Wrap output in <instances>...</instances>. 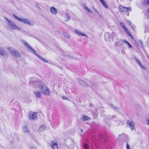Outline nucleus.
I'll return each mask as SVG.
<instances>
[{"label": "nucleus", "instance_id": "f257e3e1", "mask_svg": "<svg viewBox=\"0 0 149 149\" xmlns=\"http://www.w3.org/2000/svg\"><path fill=\"white\" fill-rule=\"evenodd\" d=\"M4 18L8 22V27L9 29L12 30L17 29L21 30V29L16 25L13 21L6 17H4Z\"/></svg>", "mask_w": 149, "mask_h": 149}, {"label": "nucleus", "instance_id": "f03ea898", "mask_svg": "<svg viewBox=\"0 0 149 149\" xmlns=\"http://www.w3.org/2000/svg\"><path fill=\"white\" fill-rule=\"evenodd\" d=\"M22 42L24 45L28 48L29 50L31 51L32 52L37 56L39 58H40L42 61L45 62L46 63H48V61L45 58L42 57L40 56L37 54L35 50L30 46L28 43L24 40H22Z\"/></svg>", "mask_w": 149, "mask_h": 149}, {"label": "nucleus", "instance_id": "7ed1b4c3", "mask_svg": "<svg viewBox=\"0 0 149 149\" xmlns=\"http://www.w3.org/2000/svg\"><path fill=\"white\" fill-rule=\"evenodd\" d=\"M13 16L16 19L21 22L24 24H27L29 25H33V23L31 22L27 19L24 18H19L15 14H13Z\"/></svg>", "mask_w": 149, "mask_h": 149}, {"label": "nucleus", "instance_id": "20e7f679", "mask_svg": "<svg viewBox=\"0 0 149 149\" xmlns=\"http://www.w3.org/2000/svg\"><path fill=\"white\" fill-rule=\"evenodd\" d=\"M7 49L10 51V52L15 57H20V55L19 53L15 49H14L10 47H8Z\"/></svg>", "mask_w": 149, "mask_h": 149}, {"label": "nucleus", "instance_id": "39448f33", "mask_svg": "<svg viewBox=\"0 0 149 149\" xmlns=\"http://www.w3.org/2000/svg\"><path fill=\"white\" fill-rule=\"evenodd\" d=\"M37 117L36 113L30 112L29 114V118L30 120H35Z\"/></svg>", "mask_w": 149, "mask_h": 149}, {"label": "nucleus", "instance_id": "423d86ee", "mask_svg": "<svg viewBox=\"0 0 149 149\" xmlns=\"http://www.w3.org/2000/svg\"><path fill=\"white\" fill-rule=\"evenodd\" d=\"M119 10L120 12H125L131 11L132 9L130 7H125L122 6H120Z\"/></svg>", "mask_w": 149, "mask_h": 149}, {"label": "nucleus", "instance_id": "0eeeda50", "mask_svg": "<svg viewBox=\"0 0 149 149\" xmlns=\"http://www.w3.org/2000/svg\"><path fill=\"white\" fill-rule=\"evenodd\" d=\"M0 55L3 56L5 58H8L7 52L5 51L4 48L2 47H0Z\"/></svg>", "mask_w": 149, "mask_h": 149}, {"label": "nucleus", "instance_id": "6e6552de", "mask_svg": "<svg viewBox=\"0 0 149 149\" xmlns=\"http://www.w3.org/2000/svg\"><path fill=\"white\" fill-rule=\"evenodd\" d=\"M117 116L116 115H108L107 116V119L108 120H113L117 123L119 121L118 119H115L116 118Z\"/></svg>", "mask_w": 149, "mask_h": 149}, {"label": "nucleus", "instance_id": "1a4fd4ad", "mask_svg": "<svg viewBox=\"0 0 149 149\" xmlns=\"http://www.w3.org/2000/svg\"><path fill=\"white\" fill-rule=\"evenodd\" d=\"M77 81L78 82L79 84L82 86L84 87L90 86L86 82L82 80H81L79 78H77Z\"/></svg>", "mask_w": 149, "mask_h": 149}, {"label": "nucleus", "instance_id": "9d476101", "mask_svg": "<svg viewBox=\"0 0 149 149\" xmlns=\"http://www.w3.org/2000/svg\"><path fill=\"white\" fill-rule=\"evenodd\" d=\"M127 125L129 126L131 130L135 129L134 124L132 120H128L127 121Z\"/></svg>", "mask_w": 149, "mask_h": 149}, {"label": "nucleus", "instance_id": "9b49d317", "mask_svg": "<svg viewBox=\"0 0 149 149\" xmlns=\"http://www.w3.org/2000/svg\"><path fill=\"white\" fill-rule=\"evenodd\" d=\"M42 91V93L45 95H49L50 93L49 89L47 86H45V88Z\"/></svg>", "mask_w": 149, "mask_h": 149}, {"label": "nucleus", "instance_id": "f8f14e48", "mask_svg": "<svg viewBox=\"0 0 149 149\" xmlns=\"http://www.w3.org/2000/svg\"><path fill=\"white\" fill-rule=\"evenodd\" d=\"M50 145L52 149H58V144L57 143L54 142V141H51Z\"/></svg>", "mask_w": 149, "mask_h": 149}, {"label": "nucleus", "instance_id": "ddd939ff", "mask_svg": "<svg viewBox=\"0 0 149 149\" xmlns=\"http://www.w3.org/2000/svg\"><path fill=\"white\" fill-rule=\"evenodd\" d=\"M124 41L123 40H120L116 42L115 43V46H120L123 45V42Z\"/></svg>", "mask_w": 149, "mask_h": 149}, {"label": "nucleus", "instance_id": "4468645a", "mask_svg": "<svg viewBox=\"0 0 149 149\" xmlns=\"http://www.w3.org/2000/svg\"><path fill=\"white\" fill-rule=\"evenodd\" d=\"M74 31H75V33L76 34L78 35L79 36H85L87 38H88V37L85 34L82 33H81L80 32V31H78L76 29H75Z\"/></svg>", "mask_w": 149, "mask_h": 149}, {"label": "nucleus", "instance_id": "2eb2a0df", "mask_svg": "<svg viewBox=\"0 0 149 149\" xmlns=\"http://www.w3.org/2000/svg\"><path fill=\"white\" fill-rule=\"evenodd\" d=\"M34 93L35 95L38 98L41 97L42 95V93L41 92L39 91H34Z\"/></svg>", "mask_w": 149, "mask_h": 149}, {"label": "nucleus", "instance_id": "dca6fc26", "mask_svg": "<svg viewBox=\"0 0 149 149\" xmlns=\"http://www.w3.org/2000/svg\"><path fill=\"white\" fill-rule=\"evenodd\" d=\"M82 6L88 12H90L91 13H92L93 12H91L90 10H89L88 7L86 4L85 3H83L82 5Z\"/></svg>", "mask_w": 149, "mask_h": 149}, {"label": "nucleus", "instance_id": "f3484780", "mask_svg": "<svg viewBox=\"0 0 149 149\" xmlns=\"http://www.w3.org/2000/svg\"><path fill=\"white\" fill-rule=\"evenodd\" d=\"M51 13L55 15L57 13V10L54 7H52L50 8Z\"/></svg>", "mask_w": 149, "mask_h": 149}, {"label": "nucleus", "instance_id": "a211bd4d", "mask_svg": "<svg viewBox=\"0 0 149 149\" xmlns=\"http://www.w3.org/2000/svg\"><path fill=\"white\" fill-rule=\"evenodd\" d=\"M46 128L45 126L42 125L39 127L38 131L39 132L43 131Z\"/></svg>", "mask_w": 149, "mask_h": 149}, {"label": "nucleus", "instance_id": "6ab92c4d", "mask_svg": "<svg viewBox=\"0 0 149 149\" xmlns=\"http://www.w3.org/2000/svg\"><path fill=\"white\" fill-rule=\"evenodd\" d=\"M109 107H113V110L116 111H118V110L119 109L118 107H114L112 104H109Z\"/></svg>", "mask_w": 149, "mask_h": 149}, {"label": "nucleus", "instance_id": "aec40b11", "mask_svg": "<svg viewBox=\"0 0 149 149\" xmlns=\"http://www.w3.org/2000/svg\"><path fill=\"white\" fill-rule=\"evenodd\" d=\"M100 1L102 4L103 5L104 7L106 8L107 9L108 8V6L106 2H105L104 1Z\"/></svg>", "mask_w": 149, "mask_h": 149}, {"label": "nucleus", "instance_id": "412c9836", "mask_svg": "<svg viewBox=\"0 0 149 149\" xmlns=\"http://www.w3.org/2000/svg\"><path fill=\"white\" fill-rule=\"evenodd\" d=\"M23 130L25 133H28L29 132V130L26 126L23 127Z\"/></svg>", "mask_w": 149, "mask_h": 149}, {"label": "nucleus", "instance_id": "4be33fe9", "mask_svg": "<svg viewBox=\"0 0 149 149\" xmlns=\"http://www.w3.org/2000/svg\"><path fill=\"white\" fill-rule=\"evenodd\" d=\"M119 24L120 26L122 27V28L124 29V30L125 29V30L127 28L125 26L124 24L122 22H120Z\"/></svg>", "mask_w": 149, "mask_h": 149}, {"label": "nucleus", "instance_id": "5701e85b", "mask_svg": "<svg viewBox=\"0 0 149 149\" xmlns=\"http://www.w3.org/2000/svg\"><path fill=\"white\" fill-rule=\"evenodd\" d=\"M123 42L127 44L129 48H132V45L130 44V43L129 42H127V40H124V41H123Z\"/></svg>", "mask_w": 149, "mask_h": 149}, {"label": "nucleus", "instance_id": "b1692460", "mask_svg": "<svg viewBox=\"0 0 149 149\" xmlns=\"http://www.w3.org/2000/svg\"><path fill=\"white\" fill-rule=\"evenodd\" d=\"M90 119V118L89 117L86 116H84L82 118V120L83 121L88 120Z\"/></svg>", "mask_w": 149, "mask_h": 149}, {"label": "nucleus", "instance_id": "393cba45", "mask_svg": "<svg viewBox=\"0 0 149 149\" xmlns=\"http://www.w3.org/2000/svg\"><path fill=\"white\" fill-rule=\"evenodd\" d=\"M45 86H46L45 84H43L42 85H40L39 86V88L42 91L45 88Z\"/></svg>", "mask_w": 149, "mask_h": 149}, {"label": "nucleus", "instance_id": "a878e982", "mask_svg": "<svg viewBox=\"0 0 149 149\" xmlns=\"http://www.w3.org/2000/svg\"><path fill=\"white\" fill-rule=\"evenodd\" d=\"M124 30L128 35L130 36V37H131V38H132V36L130 34V32L128 30L127 28H126L125 30V29Z\"/></svg>", "mask_w": 149, "mask_h": 149}, {"label": "nucleus", "instance_id": "bb28decb", "mask_svg": "<svg viewBox=\"0 0 149 149\" xmlns=\"http://www.w3.org/2000/svg\"><path fill=\"white\" fill-rule=\"evenodd\" d=\"M142 4L144 6L147 5H149V1H143L142 2Z\"/></svg>", "mask_w": 149, "mask_h": 149}, {"label": "nucleus", "instance_id": "cd10ccee", "mask_svg": "<svg viewBox=\"0 0 149 149\" xmlns=\"http://www.w3.org/2000/svg\"><path fill=\"white\" fill-rule=\"evenodd\" d=\"M63 36L67 38H70L69 35L67 34V33L64 32L63 33Z\"/></svg>", "mask_w": 149, "mask_h": 149}, {"label": "nucleus", "instance_id": "c85d7f7f", "mask_svg": "<svg viewBox=\"0 0 149 149\" xmlns=\"http://www.w3.org/2000/svg\"><path fill=\"white\" fill-rule=\"evenodd\" d=\"M116 34L115 33H112V34L110 35L109 36L110 38H112L113 37V38H114L115 36H116ZM113 38H112V40L113 41Z\"/></svg>", "mask_w": 149, "mask_h": 149}, {"label": "nucleus", "instance_id": "c756f323", "mask_svg": "<svg viewBox=\"0 0 149 149\" xmlns=\"http://www.w3.org/2000/svg\"><path fill=\"white\" fill-rule=\"evenodd\" d=\"M88 83H90V85H88L89 86H90V87H91H91H94L95 86V84L93 83V82H91L90 81H88Z\"/></svg>", "mask_w": 149, "mask_h": 149}, {"label": "nucleus", "instance_id": "7c9ffc66", "mask_svg": "<svg viewBox=\"0 0 149 149\" xmlns=\"http://www.w3.org/2000/svg\"><path fill=\"white\" fill-rule=\"evenodd\" d=\"M62 98L63 100H68V97H66V96H62Z\"/></svg>", "mask_w": 149, "mask_h": 149}, {"label": "nucleus", "instance_id": "2f4dec72", "mask_svg": "<svg viewBox=\"0 0 149 149\" xmlns=\"http://www.w3.org/2000/svg\"><path fill=\"white\" fill-rule=\"evenodd\" d=\"M66 17L67 19V21H68L70 19V17L69 16L68 14L66 15Z\"/></svg>", "mask_w": 149, "mask_h": 149}, {"label": "nucleus", "instance_id": "473e14b6", "mask_svg": "<svg viewBox=\"0 0 149 149\" xmlns=\"http://www.w3.org/2000/svg\"><path fill=\"white\" fill-rule=\"evenodd\" d=\"M84 146L85 149H87L88 148V145L87 144H84Z\"/></svg>", "mask_w": 149, "mask_h": 149}, {"label": "nucleus", "instance_id": "72a5a7b5", "mask_svg": "<svg viewBox=\"0 0 149 149\" xmlns=\"http://www.w3.org/2000/svg\"><path fill=\"white\" fill-rule=\"evenodd\" d=\"M103 137V136L102 134H100L99 135L98 138L100 139H102V138Z\"/></svg>", "mask_w": 149, "mask_h": 149}, {"label": "nucleus", "instance_id": "f704fd0d", "mask_svg": "<svg viewBox=\"0 0 149 149\" xmlns=\"http://www.w3.org/2000/svg\"><path fill=\"white\" fill-rule=\"evenodd\" d=\"M126 148L127 149H130V146L128 143L126 144Z\"/></svg>", "mask_w": 149, "mask_h": 149}, {"label": "nucleus", "instance_id": "c9c22d12", "mask_svg": "<svg viewBox=\"0 0 149 149\" xmlns=\"http://www.w3.org/2000/svg\"><path fill=\"white\" fill-rule=\"evenodd\" d=\"M147 32H149V31L148 29L146 28L145 30L144 33H145Z\"/></svg>", "mask_w": 149, "mask_h": 149}, {"label": "nucleus", "instance_id": "e433bc0d", "mask_svg": "<svg viewBox=\"0 0 149 149\" xmlns=\"http://www.w3.org/2000/svg\"><path fill=\"white\" fill-rule=\"evenodd\" d=\"M135 58L139 64L141 63L139 60L136 57H135Z\"/></svg>", "mask_w": 149, "mask_h": 149}, {"label": "nucleus", "instance_id": "4c0bfd02", "mask_svg": "<svg viewBox=\"0 0 149 149\" xmlns=\"http://www.w3.org/2000/svg\"><path fill=\"white\" fill-rule=\"evenodd\" d=\"M139 42L141 46H142V47L143 46V43L142 41L141 40H139Z\"/></svg>", "mask_w": 149, "mask_h": 149}, {"label": "nucleus", "instance_id": "58836bf2", "mask_svg": "<svg viewBox=\"0 0 149 149\" xmlns=\"http://www.w3.org/2000/svg\"><path fill=\"white\" fill-rule=\"evenodd\" d=\"M126 136V135L125 134H122V135H119V137L122 136V137H125Z\"/></svg>", "mask_w": 149, "mask_h": 149}, {"label": "nucleus", "instance_id": "ea45409f", "mask_svg": "<svg viewBox=\"0 0 149 149\" xmlns=\"http://www.w3.org/2000/svg\"><path fill=\"white\" fill-rule=\"evenodd\" d=\"M146 43L147 44L149 45V36L148 37L147 40L146 41Z\"/></svg>", "mask_w": 149, "mask_h": 149}, {"label": "nucleus", "instance_id": "a19ab883", "mask_svg": "<svg viewBox=\"0 0 149 149\" xmlns=\"http://www.w3.org/2000/svg\"><path fill=\"white\" fill-rule=\"evenodd\" d=\"M127 22L128 23L129 25L130 26H132L131 25V23L130 22V21L129 20H128V21H127Z\"/></svg>", "mask_w": 149, "mask_h": 149}, {"label": "nucleus", "instance_id": "79ce46f5", "mask_svg": "<svg viewBox=\"0 0 149 149\" xmlns=\"http://www.w3.org/2000/svg\"><path fill=\"white\" fill-rule=\"evenodd\" d=\"M30 149H37L34 146H32L31 147Z\"/></svg>", "mask_w": 149, "mask_h": 149}, {"label": "nucleus", "instance_id": "37998d69", "mask_svg": "<svg viewBox=\"0 0 149 149\" xmlns=\"http://www.w3.org/2000/svg\"><path fill=\"white\" fill-rule=\"evenodd\" d=\"M35 6L36 7H37V8H40V7H39V6H38V5L37 4H35Z\"/></svg>", "mask_w": 149, "mask_h": 149}, {"label": "nucleus", "instance_id": "c03bdc74", "mask_svg": "<svg viewBox=\"0 0 149 149\" xmlns=\"http://www.w3.org/2000/svg\"><path fill=\"white\" fill-rule=\"evenodd\" d=\"M139 65L142 68L144 69V67L142 66L141 63H140V64H139Z\"/></svg>", "mask_w": 149, "mask_h": 149}, {"label": "nucleus", "instance_id": "a18cd8bd", "mask_svg": "<svg viewBox=\"0 0 149 149\" xmlns=\"http://www.w3.org/2000/svg\"><path fill=\"white\" fill-rule=\"evenodd\" d=\"M147 124L149 125V118L147 120Z\"/></svg>", "mask_w": 149, "mask_h": 149}, {"label": "nucleus", "instance_id": "49530a36", "mask_svg": "<svg viewBox=\"0 0 149 149\" xmlns=\"http://www.w3.org/2000/svg\"><path fill=\"white\" fill-rule=\"evenodd\" d=\"M131 27H132V29H133L134 31L135 30V29L134 28V27H133V26H131Z\"/></svg>", "mask_w": 149, "mask_h": 149}, {"label": "nucleus", "instance_id": "de8ad7c7", "mask_svg": "<svg viewBox=\"0 0 149 149\" xmlns=\"http://www.w3.org/2000/svg\"><path fill=\"white\" fill-rule=\"evenodd\" d=\"M81 130V132H83V130L82 129H81V130Z\"/></svg>", "mask_w": 149, "mask_h": 149}, {"label": "nucleus", "instance_id": "09e8293b", "mask_svg": "<svg viewBox=\"0 0 149 149\" xmlns=\"http://www.w3.org/2000/svg\"><path fill=\"white\" fill-rule=\"evenodd\" d=\"M147 11L149 13V8H148V10H147Z\"/></svg>", "mask_w": 149, "mask_h": 149}, {"label": "nucleus", "instance_id": "8fccbe9b", "mask_svg": "<svg viewBox=\"0 0 149 149\" xmlns=\"http://www.w3.org/2000/svg\"><path fill=\"white\" fill-rule=\"evenodd\" d=\"M129 15V13H128V14H127V15Z\"/></svg>", "mask_w": 149, "mask_h": 149}, {"label": "nucleus", "instance_id": "3c124183", "mask_svg": "<svg viewBox=\"0 0 149 149\" xmlns=\"http://www.w3.org/2000/svg\"><path fill=\"white\" fill-rule=\"evenodd\" d=\"M120 137H120H119H119H118V138H119V137Z\"/></svg>", "mask_w": 149, "mask_h": 149}]
</instances>
